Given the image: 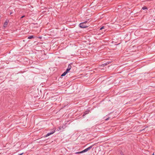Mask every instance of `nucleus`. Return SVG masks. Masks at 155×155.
Wrapping results in <instances>:
<instances>
[{
	"mask_svg": "<svg viewBox=\"0 0 155 155\" xmlns=\"http://www.w3.org/2000/svg\"><path fill=\"white\" fill-rule=\"evenodd\" d=\"M93 146V145L91 146L90 147H89L84 149L83 150L81 151V152H77L75 153L76 154H80V153H84V152H87L88 150H90L92 147Z\"/></svg>",
	"mask_w": 155,
	"mask_h": 155,
	"instance_id": "obj_1",
	"label": "nucleus"
},
{
	"mask_svg": "<svg viewBox=\"0 0 155 155\" xmlns=\"http://www.w3.org/2000/svg\"><path fill=\"white\" fill-rule=\"evenodd\" d=\"M87 22V21H85L84 22L81 23L79 24L80 27L82 28H84L87 27L88 25H85Z\"/></svg>",
	"mask_w": 155,
	"mask_h": 155,
	"instance_id": "obj_2",
	"label": "nucleus"
},
{
	"mask_svg": "<svg viewBox=\"0 0 155 155\" xmlns=\"http://www.w3.org/2000/svg\"><path fill=\"white\" fill-rule=\"evenodd\" d=\"M66 127V126L65 125L62 126V127H58V129H57V130L59 131L60 130H61L62 131H63Z\"/></svg>",
	"mask_w": 155,
	"mask_h": 155,
	"instance_id": "obj_3",
	"label": "nucleus"
},
{
	"mask_svg": "<svg viewBox=\"0 0 155 155\" xmlns=\"http://www.w3.org/2000/svg\"><path fill=\"white\" fill-rule=\"evenodd\" d=\"M55 132V130H54V129L50 133H48L46 134V135L45 136V137H48V136H49V135H50L53 134Z\"/></svg>",
	"mask_w": 155,
	"mask_h": 155,
	"instance_id": "obj_4",
	"label": "nucleus"
},
{
	"mask_svg": "<svg viewBox=\"0 0 155 155\" xmlns=\"http://www.w3.org/2000/svg\"><path fill=\"white\" fill-rule=\"evenodd\" d=\"M8 21H9L8 20H6L5 21V23L4 24V25H3L4 27H5L7 26V25L8 23Z\"/></svg>",
	"mask_w": 155,
	"mask_h": 155,
	"instance_id": "obj_5",
	"label": "nucleus"
},
{
	"mask_svg": "<svg viewBox=\"0 0 155 155\" xmlns=\"http://www.w3.org/2000/svg\"><path fill=\"white\" fill-rule=\"evenodd\" d=\"M89 111H85V112H84V114L83 115V117H84V116L86 114H88V113H89Z\"/></svg>",
	"mask_w": 155,
	"mask_h": 155,
	"instance_id": "obj_6",
	"label": "nucleus"
},
{
	"mask_svg": "<svg viewBox=\"0 0 155 155\" xmlns=\"http://www.w3.org/2000/svg\"><path fill=\"white\" fill-rule=\"evenodd\" d=\"M109 64V63L108 62H107L106 63H104V64H102L101 65V66H105V65H107V64Z\"/></svg>",
	"mask_w": 155,
	"mask_h": 155,
	"instance_id": "obj_7",
	"label": "nucleus"
},
{
	"mask_svg": "<svg viewBox=\"0 0 155 155\" xmlns=\"http://www.w3.org/2000/svg\"><path fill=\"white\" fill-rule=\"evenodd\" d=\"M71 64H69L67 68L70 70L71 69Z\"/></svg>",
	"mask_w": 155,
	"mask_h": 155,
	"instance_id": "obj_8",
	"label": "nucleus"
},
{
	"mask_svg": "<svg viewBox=\"0 0 155 155\" xmlns=\"http://www.w3.org/2000/svg\"><path fill=\"white\" fill-rule=\"evenodd\" d=\"M67 73H66V72L65 71V72H64V73H63L61 75V76H65L66 75V74H67Z\"/></svg>",
	"mask_w": 155,
	"mask_h": 155,
	"instance_id": "obj_9",
	"label": "nucleus"
},
{
	"mask_svg": "<svg viewBox=\"0 0 155 155\" xmlns=\"http://www.w3.org/2000/svg\"><path fill=\"white\" fill-rule=\"evenodd\" d=\"M33 36H32V35H31V36H29L28 37V39H31V38H33Z\"/></svg>",
	"mask_w": 155,
	"mask_h": 155,
	"instance_id": "obj_10",
	"label": "nucleus"
},
{
	"mask_svg": "<svg viewBox=\"0 0 155 155\" xmlns=\"http://www.w3.org/2000/svg\"><path fill=\"white\" fill-rule=\"evenodd\" d=\"M143 10H145V9H147V8L146 7H143L142 8Z\"/></svg>",
	"mask_w": 155,
	"mask_h": 155,
	"instance_id": "obj_11",
	"label": "nucleus"
},
{
	"mask_svg": "<svg viewBox=\"0 0 155 155\" xmlns=\"http://www.w3.org/2000/svg\"><path fill=\"white\" fill-rule=\"evenodd\" d=\"M70 70L69 69H68V68H67L65 71L66 72V73H68V72Z\"/></svg>",
	"mask_w": 155,
	"mask_h": 155,
	"instance_id": "obj_12",
	"label": "nucleus"
},
{
	"mask_svg": "<svg viewBox=\"0 0 155 155\" xmlns=\"http://www.w3.org/2000/svg\"><path fill=\"white\" fill-rule=\"evenodd\" d=\"M104 26H102V27H101L100 28V30H102V29H104Z\"/></svg>",
	"mask_w": 155,
	"mask_h": 155,
	"instance_id": "obj_13",
	"label": "nucleus"
},
{
	"mask_svg": "<svg viewBox=\"0 0 155 155\" xmlns=\"http://www.w3.org/2000/svg\"><path fill=\"white\" fill-rule=\"evenodd\" d=\"M109 117H108V118H107V119H106L105 120H107L109 119Z\"/></svg>",
	"mask_w": 155,
	"mask_h": 155,
	"instance_id": "obj_14",
	"label": "nucleus"
},
{
	"mask_svg": "<svg viewBox=\"0 0 155 155\" xmlns=\"http://www.w3.org/2000/svg\"><path fill=\"white\" fill-rule=\"evenodd\" d=\"M24 17H25V16H24V15H23V16H22V17H21V18H23Z\"/></svg>",
	"mask_w": 155,
	"mask_h": 155,
	"instance_id": "obj_15",
	"label": "nucleus"
},
{
	"mask_svg": "<svg viewBox=\"0 0 155 155\" xmlns=\"http://www.w3.org/2000/svg\"><path fill=\"white\" fill-rule=\"evenodd\" d=\"M12 14V12H11V13H10V14Z\"/></svg>",
	"mask_w": 155,
	"mask_h": 155,
	"instance_id": "obj_16",
	"label": "nucleus"
},
{
	"mask_svg": "<svg viewBox=\"0 0 155 155\" xmlns=\"http://www.w3.org/2000/svg\"><path fill=\"white\" fill-rule=\"evenodd\" d=\"M152 155H154V153H153L152 154Z\"/></svg>",
	"mask_w": 155,
	"mask_h": 155,
	"instance_id": "obj_17",
	"label": "nucleus"
},
{
	"mask_svg": "<svg viewBox=\"0 0 155 155\" xmlns=\"http://www.w3.org/2000/svg\"><path fill=\"white\" fill-rule=\"evenodd\" d=\"M121 155H124L122 153H121Z\"/></svg>",
	"mask_w": 155,
	"mask_h": 155,
	"instance_id": "obj_18",
	"label": "nucleus"
}]
</instances>
